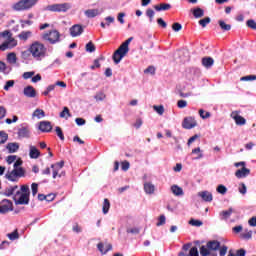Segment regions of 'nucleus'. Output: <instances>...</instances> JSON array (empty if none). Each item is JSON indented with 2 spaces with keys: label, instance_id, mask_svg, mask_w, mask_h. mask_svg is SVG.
Wrapping results in <instances>:
<instances>
[{
  "label": "nucleus",
  "instance_id": "nucleus-1",
  "mask_svg": "<svg viewBox=\"0 0 256 256\" xmlns=\"http://www.w3.org/2000/svg\"><path fill=\"white\" fill-rule=\"evenodd\" d=\"M4 195L6 197H11L13 195V201L15 205H29V195L30 190L28 185L21 186L19 190V186H10L4 190Z\"/></svg>",
  "mask_w": 256,
  "mask_h": 256
},
{
  "label": "nucleus",
  "instance_id": "nucleus-63",
  "mask_svg": "<svg viewBox=\"0 0 256 256\" xmlns=\"http://www.w3.org/2000/svg\"><path fill=\"white\" fill-rule=\"evenodd\" d=\"M228 249H229V248H228L227 246H222V247L220 248L219 255H220V256H225V255H227Z\"/></svg>",
  "mask_w": 256,
  "mask_h": 256
},
{
  "label": "nucleus",
  "instance_id": "nucleus-52",
  "mask_svg": "<svg viewBox=\"0 0 256 256\" xmlns=\"http://www.w3.org/2000/svg\"><path fill=\"white\" fill-rule=\"evenodd\" d=\"M241 235L243 239H251V237L253 236V232L251 230H246Z\"/></svg>",
  "mask_w": 256,
  "mask_h": 256
},
{
  "label": "nucleus",
  "instance_id": "nucleus-47",
  "mask_svg": "<svg viewBox=\"0 0 256 256\" xmlns=\"http://www.w3.org/2000/svg\"><path fill=\"white\" fill-rule=\"evenodd\" d=\"M199 115L202 119H209V117H211V113L205 112L203 109L199 110Z\"/></svg>",
  "mask_w": 256,
  "mask_h": 256
},
{
  "label": "nucleus",
  "instance_id": "nucleus-56",
  "mask_svg": "<svg viewBox=\"0 0 256 256\" xmlns=\"http://www.w3.org/2000/svg\"><path fill=\"white\" fill-rule=\"evenodd\" d=\"M177 107L179 109H185V107H187V101L186 100H179L177 102Z\"/></svg>",
  "mask_w": 256,
  "mask_h": 256
},
{
  "label": "nucleus",
  "instance_id": "nucleus-2",
  "mask_svg": "<svg viewBox=\"0 0 256 256\" xmlns=\"http://www.w3.org/2000/svg\"><path fill=\"white\" fill-rule=\"evenodd\" d=\"M28 53H30L36 61H43V59L47 57V47H45V44L42 42L34 41L30 44Z\"/></svg>",
  "mask_w": 256,
  "mask_h": 256
},
{
  "label": "nucleus",
  "instance_id": "nucleus-4",
  "mask_svg": "<svg viewBox=\"0 0 256 256\" xmlns=\"http://www.w3.org/2000/svg\"><path fill=\"white\" fill-rule=\"evenodd\" d=\"M21 165H23V161L21 159L16 160L14 163V169L6 173V179L15 182L18 181L19 177H24L25 170Z\"/></svg>",
  "mask_w": 256,
  "mask_h": 256
},
{
  "label": "nucleus",
  "instance_id": "nucleus-37",
  "mask_svg": "<svg viewBox=\"0 0 256 256\" xmlns=\"http://www.w3.org/2000/svg\"><path fill=\"white\" fill-rule=\"evenodd\" d=\"M7 60L9 61V63H12V65H15V63H17V55L15 53H9L7 56Z\"/></svg>",
  "mask_w": 256,
  "mask_h": 256
},
{
  "label": "nucleus",
  "instance_id": "nucleus-14",
  "mask_svg": "<svg viewBox=\"0 0 256 256\" xmlns=\"http://www.w3.org/2000/svg\"><path fill=\"white\" fill-rule=\"evenodd\" d=\"M83 34V26L81 24L73 25L70 28V35L71 37H79V35Z\"/></svg>",
  "mask_w": 256,
  "mask_h": 256
},
{
  "label": "nucleus",
  "instance_id": "nucleus-24",
  "mask_svg": "<svg viewBox=\"0 0 256 256\" xmlns=\"http://www.w3.org/2000/svg\"><path fill=\"white\" fill-rule=\"evenodd\" d=\"M31 37H33V32L31 31H22L19 35H18V39H20V41H27L28 39H31Z\"/></svg>",
  "mask_w": 256,
  "mask_h": 256
},
{
  "label": "nucleus",
  "instance_id": "nucleus-29",
  "mask_svg": "<svg viewBox=\"0 0 256 256\" xmlns=\"http://www.w3.org/2000/svg\"><path fill=\"white\" fill-rule=\"evenodd\" d=\"M171 191H172L173 195H175L176 197H181V195L184 194L183 188L179 187L178 185H172Z\"/></svg>",
  "mask_w": 256,
  "mask_h": 256
},
{
  "label": "nucleus",
  "instance_id": "nucleus-50",
  "mask_svg": "<svg viewBox=\"0 0 256 256\" xmlns=\"http://www.w3.org/2000/svg\"><path fill=\"white\" fill-rule=\"evenodd\" d=\"M20 24H21V27L22 29H25V27H29L31 25H33V21L31 20H20Z\"/></svg>",
  "mask_w": 256,
  "mask_h": 256
},
{
  "label": "nucleus",
  "instance_id": "nucleus-28",
  "mask_svg": "<svg viewBox=\"0 0 256 256\" xmlns=\"http://www.w3.org/2000/svg\"><path fill=\"white\" fill-rule=\"evenodd\" d=\"M33 119H43L45 117V111L41 108L34 110L32 114Z\"/></svg>",
  "mask_w": 256,
  "mask_h": 256
},
{
  "label": "nucleus",
  "instance_id": "nucleus-59",
  "mask_svg": "<svg viewBox=\"0 0 256 256\" xmlns=\"http://www.w3.org/2000/svg\"><path fill=\"white\" fill-rule=\"evenodd\" d=\"M105 21H106V25L107 27H109L111 25V23H115V17L113 16H107L105 18Z\"/></svg>",
  "mask_w": 256,
  "mask_h": 256
},
{
  "label": "nucleus",
  "instance_id": "nucleus-18",
  "mask_svg": "<svg viewBox=\"0 0 256 256\" xmlns=\"http://www.w3.org/2000/svg\"><path fill=\"white\" fill-rule=\"evenodd\" d=\"M18 137L21 139H29L31 137V131L27 127H22L18 130Z\"/></svg>",
  "mask_w": 256,
  "mask_h": 256
},
{
  "label": "nucleus",
  "instance_id": "nucleus-38",
  "mask_svg": "<svg viewBox=\"0 0 256 256\" xmlns=\"http://www.w3.org/2000/svg\"><path fill=\"white\" fill-rule=\"evenodd\" d=\"M200 255L209 256V255H211V250L207 246H201Z\"/></svg>",
  "mask_w": 256,
  "mask_h": 256
},
{
  "label": "nucleus",
  "instance_id": "nucleus-12",
  "mask_svg": "<svg viewBox=\"0 0 256 256\" xmlns=\"http://www.w3.org/2000/svg\"><path fill=\"white\" fill-rule=\"evenodd\" d=\"M182 127L184 129H193V127H197V120L193 117H187L183 120Z\"/></svg>",
  "mask_w": 256,
  "mask_h": 256
},
{
  "label": "nucleus",
  "instance_id": "nucleus-6",
  "mask_svg": "<svg viewBox=\"0 0 256 256\" xmlns=\"http://www.w3.org/2000/svg\"><path fill=\"white\" fill-rule=\"evenodd\" d=\"M42 39L44 41H48L51 45H55V43H59V41H61V33L56 29L50 30L49 32L42 34Z\"/></svg>",
  "mask_w": 256,
  "mask_h": 256
},
{
  "label": "nucleus",
  "instance_id": "nucleus-45",
  "mask_svg": "<svg viewBox=\"0 0 256 256\" xmlns=\"http://www.w3.org/2000/svg\"><path fill=\"white\" fill-rule=\"evenodd\" d=\"M209 23H211V18L209 17L199 20V25H201V27H207Z\"/></svg>",
  "mask_w": 256,
  "mask_h": 256
},
{
  "label": "nucleus",
  "instance_id": "nucleus-62",
  "mask_svg": "<svg viewBox=\"0 0 256 256\" xmlns=\"http://www.w3.org/2000/svg\"><path fill=\"white\" fill-rule=\"evenodd\" d=\"M246 24H247V27H249L250 29L256 30V22H255V20H248Z\"/></svg>",
  "mask_w": 256,
  "mask_h": 256
},
{
  "label": "nucleus",
  "instance_id": "nucleus-36",
  "mask_svg": "<svg viewBox=\"0 0 256 256\" xmlns=\"http://www.w3.org/2000/svg\"><path fill=\"white\" fill-rule=\"evenodd\" d=\"M9 139V135L6 132L0 131V145L7 143Z\"/></svg>",
  "mask_w": 256,
  "mask_h": 256
},
{
  "label": "nucleus",
  "instance_id": "nucleus-22",
  "mask_svg": "<svg viewBox=\"0 0 256 256\" xmlns=\"http://www.w3.org/2000/svg\"><path fill=\"white\" fill-rule=\"evenodd\" d=\"M64 162H58L53 164L51 167L53 169V179H57V175H59V170L63 169Z\"/></svg>",
  "mask_w": 256,
  "mask_h": 256
},
{
  "label": "nucleus",
  "instance_id": "nucleus-21",
  "mask_svg": "<svg viewBox=\"0 0 256 256\" xmlns=\"http://www.w3.org/2000/svg\"><path fill=\"white\" fill-rule=\"evenodd\" d=\"M144 191L146 195H153V193H155V185L151 182H145Z\"/></svg>",
  "mask_w": 256,
  "mask_h": 256
},
{
  "label": "nucleus",
  "instance_id": "nucleus-44",
  "mask_svg": "<svg viewBox=\"0 0 256 256\" xmlns=\"http://www.w3.org/2000/svg\"><path fill=\"white\" fill-rule=\"evenodd\" d=\"M172 29L175 31V33H179V31L183 29V25H181V23L175 22L172 24Z\"/></svg>",
  "mask_w": 256,
  "mask_h": 256
},
{
  "label": "nucleus",
  "instance_id": "nucleus-32",
  "mask_svg": "<svg viewBox=\"0 0 256 256\" xmlns=\"http://www.w3.org/2000/svg\"><path fill=\"white\" fill-rule=\"evenodd\" d=\"M109 209H111V203L109 202V199H104V203H103V213L104 215H107V213H109Z\"/></svg>",
  "mask_w": 256,
  "mask_h": 256
},
{
  "label": "nucleus",
  "instance_id": "nucleus-57",
  "mask_svg": "<svg viewBox=\"0 0 256 256\" xmlns=\"http://www.w3.org/2000/svg\"><path fill=\"white\" fill-rule=\"evenodd\" d=\"M144 73L147 75H155V67L149 66L147 69L144 70Z\"/></svg>",
  "mask_w": 256,
  "mask_h": 256
},
{
  "label": "nucleus",
  "instance_id": "nucleus-41",
  "mask_svg": "<svg viewBox=\"0 0 256 256\" xmlns=\"http://www.w3.org/2000/svg\"><path fill=\"white\" fill-rule=\"evenodd\" d=\"M95 49V44H93V42L90 41L86 44V51L88 53H94Z\"/></svg>",
  "mask_w": 256,
  "mask_h": 256
},
{
  "label": "nucleus",
  "instance_id": "nucleus-23",
  "mask_svg": "<svg viewBox=\"0 0 256 256\" xmlns=\"http://www.w3.org/2000/svg\"><path fill=\"white\" fill-rule=\"evenodd\" d=\"M206 247H208V249L210 251H217V249H219V247H221V243H219V241H217V240L209 241L206 244Z\"/></svg>",
  "mask_w": 256,
  "mask_h": 256
},
{
  "label": "nucleus",
  "instance_id": "nucleus-39",
  "mask_svg": "<svg viewBox=\"0 0 256 256\" xmlns=\"http://www.w3.org/2000/svg\"><path fill=\"white\" fill-rule=\"evenodd\" d=\"M192 154L197 155L195 159H203V152L201 151L200 147L193 149Z\"/></svg>",
  "mask_w": 256,
  "mask_h": 256
},
{
  "label": "nucleus",
  "instance_id": "nucleus-11",
  "mask_svg": "<svg viewBox=\"0 0 256 256\" xmlns=\"http://www.w3.org/2000/svg\"><path fill=\"white\" fill-rule=\"evenodd\" d=\"M105 11L103 8H93V9H87L84 11L85 17L88 19H94V17H99Z\"/></svg>",
  "mask_w": 256,
  "mask_h": 256
},
{
  "label": "nucleus",
  "instance_id": "nucleus-61",
  "mask_svg": "<svg viewBox=\"0 0 256 256\" xmlns=\"http://www.w3.org/2000/svg\"><path fill=\"white\" fill-rule=\"evenodd\" d=\"M165 221H166L165 215H161L156 224L157 227H161V225H165Z\"/></svg>",
  "mask_w": 256,
  "mask_h": 256
},
{
  "label": "nucleus",
  "instance_id": "nucleus-51",
  "mask_svg": "<svg viewBox=\"0 0 256 256\" xmlns=\"http://www.w3.org/2000/svg\"><path fill=\"white\" fill-rule=\"evenodd\" d=\"M146 15L147 17H149L150 23H153V18L155 17V11H153V9H148L146 11Z\"/></svg>",
  "mask_w": 256,
  "mask_h": 256
},
{
  "label": "nucleus",
  "instance_id": "nucleus-35",
  "mask_svg": "<svg viewBox=\"0 0 256 256\" xmlns=\"http://www.w3.org/2000/svg\"><path fill=\"white\" fill-rule=\"evenodd\" d=\"M232 213H233V208H229L228 210L222 211L220 215L222 219H229Z\"/></svg>",
  "mask_w": 256,
  "mask_h": 256
},
{
  "label": "nucleus",
  "instance_id": "nucleus-34",
  "mask_svg": "<svg viewBox=\"0 0 256 256\" xmlns=\"http://www.w3.org/2000/svg\"><path fill=\"white\" fill-rule=\"evenodd\" d=\"M218 23L222 31H231V24H227L223 20H219Z\"/></svg>",
  "mask_w": 256,
  "mask_h": 256
},
{
  "label": "nucleus",
  "instance_id": "nucleus-8",
  "mask_svg": "<svg viewBox=\"0 0 256 256\" xmlns=\"http://www.w3.org/2000/svg\"><path fill=\"white\" fill-rule=\"evenodd\" d=\"M234 165L236 167H242V169H239L235 172V177H237V179H243L247 177L249 173H251V170L245 168V162H236Z\"/></svg>",
  "mask_w": 256,
  "mask_h": 256
},
{
  "label": "nucleus",
  "instance_id": "nucleus-46",
  "mask_svg": "<svg viewBox=\"0 0 256 256\" xmlns=\"http://www.w3.org/2000/svg\"><path fill=\"white\" fill-rule=\"evenodd\" d=\"M55 131L59 139H61V141H65V136L63 135V130H61V127L57 126Z\"/></svg>",
  "mask_w": 256,
  "mask_h": 256
},
{
  "label": "nucleus",
  "instance_id": "nucleus-42",
  "mask_svg": "<svg viewBox=\"0 0 256 256\" xmlns=\"http://www.w3.org/2000/svg\"><path fill=\"white\" fill-rule=\"evenodd\" d=\"M153 109L154 111H156V113H158V115H163V113H165V108L163 107V105H160V106L154 105Z\"/></svg>",
  "mask_w": 256,
  "mask_h": 256
},
{
  "label": "nucleus",
  "instance_id": "nucleus-60",
  "mask_svg": "<svg viewBox=\"0 0 256 256\" xmlns=\"http://www.w3.org/2000/svg\"><path fill=\"white\" fill-rule=\"evenodd\" d=\"M6 161H7L8 165H11V163H15V161H17V156L10 155L7 157Z\"/></svg>",
  "mask_w": 256,
  "mask_h": 256
},
{
  "label": "nucleus",
  "instance_id": "nucleus-3",
  "mask_svg": "<svg viewBox=\"0 0 256 256\" xmlns=\"http://www.w3.org/2000/svg\"><path fill=\"white\" fill-rule=\"evenodd\" d=\"M0 51H7V49H13V47H17V40L11 37V32L4 31L0 33Z\"/></svg>",
  "mask_w": 256,
  "mask_h": 256
},
{
  "label": "nucleus",
  "instance_id": "nucleus-27",
  "mask_svg": "<svg viewBox=\"0 0 256 256\" xmlns=\"http://www.w3.org/2000/svg\"><path fill=\"white\" fill-rule=\"evenodd\" d=\"M192 15H194L195 19H201V17H204L205 11L199 7L194 8L191 10Z\"/></svg>",
  "mask_w": 256,
  "mask_h": 256
},
{
  "label": "nucleus",
  "instance_id": "nucleus-7",
  "mask_svg": "<svg viewBox=\"0 0 256 256\" xmlns=\"http://www.w3.org/2000/svg\"><path fill=\"white\" fill-rule=\"evenodd\" d=\"M72 7L73 5L71 3L52 4L47 6V11H52L53 13H67Z\"/></svg>",
  "mask_w": 256,
  "mask_h": 256
},
{
  "label": "nucleus",
  "instance_id": "nucleus-17",
  "mask_svg": "<svg viewBox=\"0 0 256 256\" xmlns=\"http://www.w3.org/2000/svg\"><path fill=\"white\" fill-rule=\"evenodd\" d=\"M23 93L25 97H29L30 99L37 97V91L35 90V88H33V86L25 87Z\"/></svg>",
  "mask_w": 256,
  "mask_h": 256
},
{
  "label": "nucleus",
  "instance_id": "nucleus-40",
  "mask_svg": "<svg viewBox=\"0 0 256 256\" xmlns=\"http://www.w3.org/2000/svg\"><path fill=\"white\" fill-rule=\"evenodd\" d=\"M216 191L217 193H220V195H225V193H227V187H225L223 184H220L217 186Z\"/></svg>",
  "mask_w": 256,
  "mask_h": 256
},
{
  "label": "nucleus",
  "instance_id": "nucleus-19",
  "mask_svg": "<svg viewBox=\"0 0 256 256\" xmlns=\"http://www.w3.org/2000/svg\"><path fill=\"white\" fill-rule=\"evenodd\" d=\"M29 157L30 159H39V155H41V152H39V149L37 147L30 145L29 146Z\"/></svg>",
  "mask_w": 256,
  "mask_h": 256
},
{
  "label": "nucleus",
  "instance_id": "nucleus-13",
  "mask_svg": "<svg viewBox=\"0 0 256 256\" xmlns=\"http://www.w3.org/2000/svg\"><path fill=\"white\" fill-rule=\"evenodd\" d=\"M230 117L232 119H234L236 125H245V123H247V120H245V118H243L241 115H239L238 111H233L230 114Z\"/></svg>",
  "mask_w": 256,
  "mask_h": 256
},
{
  "label": "nucleus",
  "instance_id": "nucleus-43",
  "mask_svg": "<svg viewBox=\"0 0 256 256\" xmlns=\"http://www.w3.org/2000/svg\"><path fill=\"white\" fill-rule=\"evenodd\" d=\"M133 41V38H128L124 43L120 45V47L126 51H129V44Z\"/></svg>",
  "mask_w": 256,
  "mask_h": 256
},
{
  "label": "nucleus",
  "instance_id": "nucleus-48",
  "mask_svg": "<svg viewBox=\"0 0 256 256\" xmlns=\"http://www.w3.org/2000/svg\"><path fill=\"white\" fill-rule=\"evenodd\" d=\"M15 81L14 80H8L6 84L4 85V91H9L11 87H14Z\"/></svg>",
  "mask_w": 256,
  "mask_h": 256
},
{
  "label": "nucleus",
  "instance_id": "nucleus-33",
  "mask_svg": "<svg viewBox=\"0 0 256 256\" xmlns=\"http://www.w3.org/2000/svg\"><path fill=\"white\" fill-rule=\"evenodd\" d=\"M6 237H8L10 241H17V239H19V231L14 230L12 233H8Z\"/></svg>",
  "mask_w": 256,
  "mask_h": 256
},
{
  "label": "nucleus",
  "instance_id": "nucleus-31",
  "mask_svg": "<svg viewBox=\"0 0 256 256\" xmlns=\"http://www.w3.org/2000/svg\"><path fill=\"white\" fill-rule=\"evenodd\" d=\"M61 119H69L71 117V112L69 111L68 107H64L60 113Z\"/></svg>",
  "mask_w": 256,
  "mask_h": 256
},
{
  "label": "nucleus",
  "instance_id": "nucleus-5",
  "mask_svg": "<svg viewBox=\"0 0 256 256\" xmlns=\"http://www.w3.org/2000/svg\"><path fill=\"white\" fill-rule=\"evenodd\" d=\"M39 0H20L12 5L13 11H29L37 5Z\"/></svg>",
  "mask_w": 256,
  "mask_h": 256
},
{
  "label": "nucleus",
  "instance_id": "nucleus-49",
  "mask_svg": "<svg viewBox=\"0 0 256 256\" xmlns=\"http://www.w3.org/2000/svg\"><path fill=\"white\" fill-rule=\"evenodd\" d=\"M189 224L192 225L193 227H201V225H203V222H201V220L191 219L189 221Z\"/></svg>",
  "mask_w": 256,
  "mask_h": 256
},
{
  "label": "nucleus",
  "instance_id": "nucleus-25",
  "mask_svg": "<svg viewBox=\"0 0 256 256\" xmlns=\"http://www.w3.org/2000/svg\"><path fill=\"white\" fill-rule=\"evenodd\" d=\"M6 149L9 151V153H17V151H19V143L17 142L8 143L6 145Z\"/></svg>",
  "mask_w": 256,
  "mask_h": 256
},
{
  "label": "nucleus",
  "instance_id": "nucleus-30",
  "mask_svg": "<svg viewBox=\"0 0 256 256\" xmlns=\"http://www.w3.org/2000/svg\"><path fill=\"white\" fill-rule=\"evenodd\" d=\"M154 9L156 11H169V9H171V5L170 4L162 3L160 5H155Z\"/></svg>",
  "mask_w": 256,
  "mask_h": 256
},
{
  "label": "nucleus",
  "instance_id": "nucleus-26",
  "mask_svg": "<svg viewBox=\"0 0 256 256\" xmlns=\"http://www.w3.org/2000/svg\"><path fill=\"white\" fill-rule=\"evenodd\" d=\"M213 63H215V60L211 57L202 58V65L203 67H206V69L213 67Z\"/></svg>",
  "mask_w": 256,
  "mask_h": 256
},
{
  "label": "nucleus",
  "instance_id": "nucleus-58",
  "mask_svg": "<svg viewBox=\"0 0 256 256\" xmlns=\"http://www.w3.org/2000/svg\"><path fill=\"white\" fill-rule=\"evenodd\" d=\"M129 167H131V165L129 164L128 161H124V162L121 163L122 171H129Z\"/></svg>",
  "mask_w": 256,
  "mask_h": 256
},
{
  "label": "nucleus",
  "instance_id": "nucleus-9",
  "mask_svg": "<svg viewBox=\"0 0 256 256\" xmlns=\"http://www.w3.org/2000/svg\"><path fill=\"white\" fill-rule=\"evenodd\" d=\"M129 51L125 50L124 48H121V46L114 52L112 59L115 63V65H119L121 61L123 60V57H125Z\"/></svg>",
  "mask_w": 256,
  "mask_h": 256
},
{
  "label": "nucleus",
  "instance_id": "nucleus-15",
  "mask_svg": "<svg viewBox=\"0 0 256 256\" xmlns=\"http://www.w3.org/2000/svg\"><path fill=\"white\" fill-rule=\"evenodd\" d=\"M97 248L102 255H105V254L109 253V251H111V249H113V245H111L109 243L103 244L102 242H100L97 245Z\"/></svg>",
  "mask_w": 256,
  "mask_h": 256
},
{
  "label": "nucleus",
  "instance_id": "nucleus-20",
  "mask_svg": "<svg viewBox=\"0 0 256 256\" xmlns=\"http://www.w3.org/2000/svg\"><path fill=\"white\" fill-rule=\"evenodd\" d=\"M198 197H201V199H203V201H206V202L213 201V194H211V192H209V191L199 192Z\"/></svg>",
  "mask_w": 256,
  "mask_h": 256
},
{
  "label": "nucleus",
  "instance_id": "nucleus-55",
  "mask_svg": "<svg viewBox=\"0 0 256 256\" xmlns=\"http://www.w3.org/2000/svg\"><path fill=\"white\" fill-rule=\"evenodd\" d=\"M99 61H103V56H101L100 58L94 60V65L91 66V69H95V68L101 67V64L99 63Z\"/></svg>",
  "mask_w": 256,
  "mask_h": 256
},
{
  "label": "nucleus",
  "instance_id": "nucleus-16",
  "mask_svg": "<svg viewBox=\"0 0 256 256\" xmlns=\"http://www.w3.org/2000/svg\"><path fill=\"white\" fill-rule=\"evenodd\" d=\"M39 129L42 131V133H49L53 129V126L49 121H41L39 123Z\"/></svg>",
  "mask_w": 256,
  "mask_h": 256
},
{
  "label": "nucleus",
  "instance_id": "nucleus-64",
  "mask_svg": "<svg viewBox=\"0 0 256 256\" xmlns=\"http://www.w3.org/2000/svg\"><path fill=\"white\" fill-rule=\"evenodd\" d=\"M248 225H250V227H256V216L249 219Z\"/></svg>",
  "mask_w": 256,
  "mask_h": 256
},
{
  "label": "nucleus",
  "instance_id": "nucleus-10",
  "mask_svg": "<svg viewBox=\"0 0 256 256\" xmlns=\"http://www.w3.org/2000/svg\"><path fill=\"white\" fill-rule=\"evenodd\" d=\"M13 210V202L11 200H2L0 202V213L5 215V213H9V211Z\"/></svg>",
  "mask_w": 256,
  "mask_h": 256
},
{
  "label": "nucleus",
  "instance_id": "nucleus-53",
  "mask_svg": "<svg viewBox=\"0 0 256 256\" xmlns=\"http://www.w3.org/2000/svg\"><path fill=\"white\" fill-rule=\"evenodd\" d=\"M31 189H32V195L35 197V195H37V192L39 191V184L32 183Z\"/></svg>",
  "mask_w": 256,
  "mask_h": 256
},
{
  "label": "nucleus",
  "instance_id": "nucleus-54",
  "mask_svg": "<svg viewBox=\"0 0 256 256\" xmlns=\"http://www.w3.org/2000/svg\"><path fill=\"white\" fill-rule=\"evenodd\" d=\"M240 81H256L255 75L244 76L240 78Z\"/></svg>",
  "mask_w": 256,
  "mask_h": 256
}]
</instances>
